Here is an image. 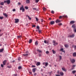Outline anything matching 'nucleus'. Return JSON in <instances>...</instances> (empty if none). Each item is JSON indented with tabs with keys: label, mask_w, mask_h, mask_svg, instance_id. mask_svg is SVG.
<instances>
[{
	"label": "nucleus",
	"mask_w": 76,
	"mask_h": 76,
	"mask_svg": "<svg viewBox=\"0 0 76 76\" xmlns=\"http://www.w3.org/2000/svg\"><path fill=\"white\" fill-rule=\"evenodd\" d=\"M4 3H7V4H9L10 3V0H7L6 1H4Z\"/></svg>",
	"instance_id": "f257e3e1"
},
{
	"label": "nucleus",
	"mask_w": 76,
	"mask_h": 76,
	"mask_svg": "<svg viewBox=\"0 0 76 76\" xmlns=\"http://www.w3.org/2000/svg\"><path fill=\"white\" fill-rule=\"evenodd\" d=\"M70 60L72 63H74L75 62V60L74 59L70 58Z\"/></svg>",
	"instance_id": "f03ea898"
},
{
	"label": "nucleus",
	"mask_w": 76,
	"mask_h": 76,
	"mask_svg": "<svg viewBox=\"0 0 76 76\" xmlns=\"http://www.w3.org/2000/svg\"><path fill=\"white\" fill-rule=\"evenodd\" d=\"M20 10H22V12H23L24 11H25V9L23 8V7L22 6L20 8Z\"/></svg>",
	"instance_id": "7ed1b4c3"
},
{
	"label": "nucleus",
	"mask_w": 76,
	"mask_h": 76,
	"mask_svg": "<svg viewBox=\"0 0 76 76\" xmlns=\"http://www.w3.org/2000/svg\"><path fill=\"white\" fill-rule=\"evenodd\" d=\"M53 45L54 46H56V45H57V44H58V43L56 42V41L53 40Z\"/></svg>",
	"instance_id": "20e7f679"
},
{
	"label": "nucleus",
	"mask_w": 76,
	"mask_h": 76,
	"mask_svg": "<svg viewBox=\"0 0 76 76\" xmlns=\"http://www.w3.org/2000/svg\"><path fill=\"white\" fill-rule=\"evenodd\" d=\"M67 18V16L66 15H63V16H60L59 17V19H61L62 18Z\"/></svg>",
	"instance_id": "39448f33"
},
{
	"label": "nucleus",
	"mask_w": 76,
	"mask_h": 76,
	"mask_svg": "<svg viewBox=\"0 0 76 76\" xmlns=\"http://www.w3.org/2000/svg\"><path fill=\"white\" fill-rule=\"evenodd\" d=\"M75 37V34H73L72 35H69L68 36V38H73Z\"/></svg>",
	"instance_id": "423d86ee"
},
{
	"label": "nucleus",
	"mask_w": 76,
	"mask_h": 76,
	"mask_svg": "<svg viewBox=\"0 0 76 76\" xmlns=\"http://www.w3.org/2000/svg\"><path fill=\"white\" fill-rule=\"evenodd\" d=\"M43 65H45V66L46 67H47V66H48V62H43L42 63Z\"/></svg>",
	"instance_id": "0eeeda50"
},
{
	"label": "nucleus",
	"mask_w": 76,
	"mask_h": 76,
	"mask_svg": "<svg viewBox=\"0 0 76 76\" xmlns=\"http://www.w3.org/2000/svg\"><path fill=\"white\" fill-rule=\"evenodd\" d=\"M15 23H18V22H19V20L18 19H15Z\"/></svg>",
	"instance_id": "6e6552de"
},
{
	"label": "nucleus",
	"mask_w": 76,
	"mask_h": 76,
	"mask_svg": "<svg viewBox=\"0 0 76 76\" xmlns=\"http://www.w3.org/2000/svg\"><path fill=\"white\" fill-rule=\"evenodd\" d=\"M26 53H27L26 54H23V56H28V51H27L26 52Z\"/></svg>",
	"instance_id": "1a4fd4ad"
},
{
	"label": "nucleus",
	"mask_w": 76,
	"mask_h": 76,
	"mask_svg": "<svg viewBox=\"0 0 76 76\" xmlns=\"http://www.w3.org/2000/svg\"><path fill=\"white\" fill-rule=\"evenodd\" d=\"M61 22V20H58V19H57L56 20V22L57 23H59V22Z\"/></svg>",
	"instance_id": "9d476101"
},
{
	"label": "nucleus",
	"mask_w": 76,
	"mask_h": 76,
	"mask_svg": "<svg viewBox=\"0 0 76 76\" xmlns=\"http://www.w3.org/2000/svg\"><path fill=\"white\" fill-rule=\"evenodd\" d=\"M64 50V49L63 48H61L60 49V51H61V52H64V53H65V51L64 50Z\"/></svg>",
	"instance_id": "9b49d317"
},
{
	"label": "nucleus",
	"mask_w": 76,
	"mask_h": 76,
	"mask_svg": "<svg viewBox=\"0 0 76 76\" xmlns=\"http://www.w3.org/2000/svg\"><path fill=\"white\" fill-rule=\"evenodd\" d=\"M50 23L51 25H53V24H54V23H55V22L54 21H51Z\"/></svg>",
	"instance_id": "f8f14e48"
},
{
	"label": "nucleus",
	"mask_w": 76,
	"mask_h": 76,
	"mask_svg": "<svg viewBox=\"0 0 76 76\" xmlns=\"http://www.w3.org/2000/svg\"><path fill=\"white\" fill-rule=\"evenodd\" d=\"M75 23V21H71L70 22V23L71 24H73Z\"/></svg>",
	"instance_id": "ddd939ff"
},
{
	"label": "nucleus",
	"mask_w": 76,
	"mask_h": 76,
	"mask_svg": "<svg viewBox=\"0 0 76 76\" xmlns=\"http://www.w3.org/2000/svg\"><path fill=\"white\" fill-rule=\"evenodd\" d=\"M36 70V68H34L33 69H32V72L33 73H35V72Z\"/></svg>",
	"instance_id": "4468645a"
},
{
	"label": "nucleus",
	"mask_w": 76,
	"mask_h": 76,
	"mask_svg": "<svg viewBox=\"0 0 76 76\" xmlns=\"http://www.w3.org/2000/svg\"><path fill=\"white\" fill-rule=\"evenodd\" d=\"M30 3V0H26V3L28 4Z\"/></svg>",
	"instance_id": "2eb2a0df"
},
{
	"label": "nucleus",
	"mask_w": 76,
	"mask_h": 76,
	"mask_svg": "<svg viewBox=\"0 0 76 76\" xmlns=\"http://www.w3.org/2000/svg\"><path fill=\"white\" fill-rule=\"evenodd\" d=\"M32 42V39H30L28 42L29 44H31Z\"/></svg>",
	"instance_id": "dca6fc26"
},
{
	"label": "nucleus",
	"mask_w": 76,
	"mask_h": 76,
	"mask_svg": "<svg viewBox=\"0 0 76 76\" xmlns=\"http://www.w3.org/2000/svg\"><path fill=\"white\" fill-rule=\"evenodd\" d=\"M6 63V60H5L3 61V65H5Z\"/></svg>",
	"instance_id": "f3484780"
},
{
	"label": "nucleus",
	"mask_w": 76,
	"mask_h": 76,
	"mask_svg": "<svg viewBox=\"0 0 76 76\" xmlns=\"http://www.w3.org/2000/svg\"><path fill=\"white\" fill-rule=\"evenodd\" d=\"M3 15H4V16H5L6 18H7V16H8L7 15V14L6 13H4Z\"/></svg>",
	"instance_id": "a211bd4d"
},
{
	"label": "nucleus",
	"mask_w": 76,
	"mask_h": 76,
	"mask_svg": "<svg viewBox=\"0 0 76 76\" xmlns=\"http://www.w3.org/2000/svg\"><path fill=\"white\" fill-rule=\"evenodd\" d=\"M62 70H64V71L65 72H66V69L64 68H62Z\"/></svg>",
	"instance_id": "6ab92c4d"
},
{
	"label": "nucleus",
	"mask_w": 76,
	"mask_h": 76,
	"mask_svg": "<svg viewBox=\"0 0 76 76\" xmlns=\"http://www.w3.org/2000/svg\"><path fill=\"white\" fill-rule=\"evenodd\" d=\"M60 74L61 76H63L64 75V73H63V72H60Z\"/></svg>",
	"instance_id": "aec40b11"
},
{
	"label": "nucleus",
	"mask_w": 76,
	"mask_h": 76,
	"mask_svg": "<svg viewBox=\"0 0 76 76\" xmlns=\"http://www.w3.org/2000/svg\"><path fill=\"white\" fill-rule=\"evenodd\" d=\"M40 64H41V63H40L39 62H37L36 65H37V66H39L40 65Z\"/></svg>",
	"instance_id": "412c9836"
},
{
	"label": "nucleus",
	"mask_w": 76,
	"mask_h": 76,
	"mask_svg": "<svg viewBox=\"0 0 76 76\" xmlns=\"http://www.w3.org/2000/svg\"><path fill=\"white\" fill-rule=\"evenodd\" d=\"M73 57H76V53H74L73 54Z\"/></svg>",
	"instance_id": "4be33fe9"
},
{
	"label": "nucleus",
	"mask_w": 76,
	"mask_h": 76,
	"mask_svg": "<svg viewBox=\"0 0 76 76\" xmlns=\"http://www.w3.org/2000/svg\"><path fill=\"white\" fill-rule=\"evenodd\" d=\"M72 27L74 29H75V28H76V26H75V24H74L72 26Z\"/></svg>",
	"instance_id": "5701e85b"
},
{
	"label": "nucleus",
	"mask_w": 76,
	"mask_h": 76,
	"mask_svg": "<svg viewBox=\"0 0 76 76\" xmlns=\"http://www.w3.org/2000/svg\"><path fill=\"white\" fill-rule=\"evenodd\" d=\"M38 41H36L35 42V45H38Z\"/></svg>",
	"instance_id": "b1692460"
},
{
	"label": "nucleus",
	"mask_w": 76,
	"mask_h": 76,
	"mask_svg": "<svg viewBox=\"0 0 76 76\" xmlns=\"http://www.w3.org/2000/svg\"><path fill=\"white\" fill-rule=\"evenodd\" d=\"M44 42L45 44H48V42L46 41V40H44Z\"/></svg>",
	"instance_id": "393cba45"
},
{
	"label": "nucleus",
	"mask_w": 76,
	"mask_h": 76,
	"mask_svg": "<svg viewBox=\"0 0 76 76\" xmlns=\"http://www.w3.org/2000/svg\"><path fill=\"white\" fill-rule=\"evenodd\" d=\"M4 49L3 48L0 49V53H1L2 51H3V50Z\"/></svg>",
	"instance_id": "a878e982"
},
{
	"label": "nucleus",
	"mask_w": 76,
	"mask_h": 76,
	"mask_svg": "<svg viewBox=\"0 0 76 76\" xmlns=\"http://www.w3.org/2000/svg\"><path fill=\"white\" fill-rule=\"evenodd\" d=\"M37 51L38 52H39V53H42V51L41 50H39V49H37Z\"/></svg>",
	"instance_id": "bb28decb"
},
{
	"label": "nucleus",
	"mask_w": 76,
	"mask_h": 76,
	"mask_svg": "<svg viewBox=\"0 0 76 76\" xmlns=\"http://www.w3.org/2000/svg\"><path fill=\"white\" fill-rule=\"evenodd\" d=\"M65 47L66 48L69 47V45L67 44H66L65 45Z\"/></svg>",
	"instance_id": "cd10ccee"
},
{
	"label": "nucleus",
	"mask_w": 76,
	"mask_h": 76,
	"mask_svg": "<svg viewBox=\"0 0 76 76\" xmlns=\"http://www.w3.org/2000/svg\"><path fill=\"white\" fill-rule=\"evenodd\" d=\"M52 52H53V54H56V52L54 51V50H52Z\"/></svg>",
	"instance_id": "c85d7f7f"
},
{
	"label": "nucleus",
	"mask_w": 76,
	"mask_h": 76,
	"mask_svg": "<svg viewBox=\"0 0 76 76\" xmlns=\"http://www.w3.org/2000/svg\"><path fill=\"white\" fill-rule=\"evenodd\" d=\"M0 4L2 6H3V5H4V2H1V3H0Z\"/></svg>",
	"instance_id": "c756f323"
},
{
	"label": "nucleus",
	"mask_w": 76,
	"mask_h": 76,
	"mask_svg": "<svg viewBox=\"0 0 76 76\" xmlns=\"http://www.w3.org/2000/svg\"><path fill=\"white\" fill-rule=\"evenodd\" d=\"M26 16H27V17H28L29 20H31V17H29V16L28 15H26Z\"/></svg>",
	"instance_id": "7c9ffc66"
},
{
	"label": "nucleus",
	"mask_w": 76,
	"mask_h": 76,
	"mask_svg": "<svg viewBox=\"0 0 76 76\" xmlns=\"http://www.w3.org/2000/svg\"><path fill=\"white\" fill-rule=\"evenodd\" d=\"M76 72V71H75V70L73 71H72V73H73V74H75V73Z\"/></svg>",
	"instance_id": "2f4dec72"
},
{
	"label": "nucleus",
	"mask_w": 76,
	"mask_h": 76,
	"mask_svg": "<svg viewBox=\"0 0 76 76\" xmlns=\"http://www.w3.org/2000/svg\"><path fill=\"white\" fill-rule=\"evenodd\" d=\"M39 0H35V3H38L39 2Z\"/></svg>",
	"instance_id": "473e14b6"
},
{
	"label": "nucleus",
	"mask_w": 76,
	"mask_h": 76,
	"mask_svg": "<svg viewBox=\"0 0 76 76\" xmlns=\"http://www.w3.org/2000/svg\"><path fill=\"white\" fill-rule=\"evenodd\" d=\"M58 25L59 26H61V25H63V24L62 23H59L58 24Z\"/></svg>",
	"instance_id": "72a5a7b5"
},
{
	"label": "nucleus",
	"mask_w": 76,
	"mask_h": 76,
	"mask_svg": "<svg viewBox=\"0 0 76 76\" xmlns=\"http://www.w3.org/2000/svg\"><path fill=\"white\" fill-rule=\"evenodd\" d=\"M7 67H8V68H9V69H10V68H11V67H12L11 65L8 66H7Z\"/></svg>",
	"instance_id": "f704fd0d"
},
{
	"label": "nucleus",
	"mask_w": 76,
	"mask_h": 76,
	"mask_svg": "<svg viewBox=\"0 0 76 76\" xmlns=\"http://www.w3.org/2000/svg\"><path fill=\"white\" fill-rule=\"evenodd\" d=\"M17 38H21V37H22V36L21 35L18 36H17Z\"/></svg>",
	"instance_id": "c9c22d12"
},
{
	"label": "nucleus",
	"mask_w": 76,
	"mask_h": 76,
	"mask_svg": "<svg viewBox=\"0 0 76 76\" xmlns=\"http://www.w3.org/2000/svg\"><path fill=\"white\" fill-rule=\"evenodd\" d=\"M22 69V67L21 66H19L18 67V69Z\"/></svg>",
	"instance_id": "e433bc0d"
},
{
	"label": "nucleus",
	"mask_w": 76,
	"mask_h": 76,
	"mask_svg": "<svg viewBox=\"0 0 76 76\" xmlns=\"http://www.w3.org/2000/svg\"><path fill=\"white\" fill-rule=\"evenodd\" d=\"M59 58H60V60H61V58H62V57L61 56H60Z\"/></svg>",
	"instance_id": "4c0bfd02"
},
{
	"label": "nucleus",
	"mask_w": 76,
	"mask_h": 76,
	"mask_svg": "<svg viewBox=\"0 0 76 76\" xmlns=\"http://www.w3.org/2000/svg\"><path fill=\"white\" fill-rule=\"evenodd\" d=\"M36 18V21H38V20H38V18H37L36 17V18Z\"/></svg>",
	"instance_id": "58836bf2"
},
{
	"label": "nucleus",
	"mask_w": 76,
	"mask_h": 76,
	"mask_svg": "<svg viewBox=\"0 0 76 76\" xmlns=\"http://www.w3.org/2000/svg\"><path fill=\"white\" fill-rule=\"evenodd\" d=\"M51 12V13H53V14H54V12L53 10H52Z\"/></svg>",
	"instance_id": "ea45409f"
},
{
	"label": "nucleus",
	"mask_w": 76,
	"mask_h": 76,
	"mask_svg": "<svg viewBox=\"0 0 76 76\" xmlns=\"http://www.w3.org/2000/svg\"><path fill=\"white\" fill-rule=\"evenodd\" d=\"M37 29H39V27L38 26H37Z\"/></svg>",
	"instance_id": "a19ab883"
},
{
	"label": "nucleus",
	"mask_w": 76,
	"mask_h": 76,
	"mask_svg": "<svg viewBox=\"0 0 76 76\" xmlns=\"http://www.w3.org/2000/svg\"><path fill=\"white\" fill-rule=\"evenodd\" d=\"M25 8L26 9H28V7H25Z\"/></svg>",
	"instance_id": "79ce46f5"
},
{
	"label": "nucleus",
	"mask_w": 76,
	"mask_h": 76,
	"mask_svg": "<svg viewBox=\"0 0 76 76\" xmlns=\"http://www.w3.org/2000/svg\"><path fill=\"white\" fill-rule=\"evenodd\" d=\"M12 76H17V74H14L12 75Z\"/></svg>",
	"instance_id": "37998d69"
},
{
	"label": "nucleus",
	"mask_w": 76,
	"mask_h": 76,
	"mask_svg": "<svg viewBox=\"0 0 76 76\" xmlns=\"http://www.w3.org/2000/svg\"><path fill=\"white\" fill-rule=\"evenodd\" d=\"M18 61H20V58L19 57L18 59Z\"/></svg>",
	"instance_id": "c03bdc74"
},
{
	"label": "nucleus",
	"mask_w": 76,
	"mask_h": 76,
	"mask_svg": "<svg viewBox=\"0 0 76 76\" xmlns=\"http://www.w3.org/2000/svg\"><path fill=\"white\" fill-rule=\"evenodd\" d=\"M45 10H46V8L45 7L43 8V10L44 11H45Z\"/></svg>",
	"instance_id": "a18cd8bd"
},
{
	"label": "nucleus",
	"mask_w": 76,
	"mask_h": 76,
	"mask_svg": "<svg viewBox=\"0 0 76 76\" xmlns=\"http://www.w3.org/2000/svg\"><path fill=\"white\" fill-rule=\"evenodd\" d=\"M57 73L58 75H59L60 74V71H58L57 72Z\"/></svg>",
	"instance_id": "49530a36"
},
{
	"label": "nucleus",
	"mask_w": 76,
	"mask_h": 76,
	"mask_svg": "<svg viewBox=\"0 0 76 76\" xmlns=\"http://www.w3.org/2000/svg\"><path fill=\"white\" fill-rule=\"evenodd\" d=\"M3 17H1L0 16V19H3Z\"/></svg>",
	"instance_id": "de8ad7c7"
},
{
	"label": "nucleus",
	"mask_w": 76,
	"mask_h": 76,
	"mask_svg": "<svg viewBox=\"0 0 76 76\" xmlns=\"http://www.w3.org/2000/svg\"><path fill=\"white\" fill-rule=\"evenodd\" d=\"M46 54H48L49 53V52L48 51H46Z\"/></svg>",
	"instance_id": "09e8293b"
},
{
	"label": "nucleus",
	"mask_w": 76,
	"mask_h": 76,
	"mask_svg": "<svg viewBox=\"0 0 76 76\" xmlns=\"http://www.w3.org/2000/svg\"><path fill=\"white\" fill-rule=\"evenodd\" d=\"M16 10L15 9H13V10H12V11H13V12H15V11Z\"/></svg>",
	"instance_id": "8fccbe9b"
},
{
	"label": "nucleus",
	"mask_w": 76,
	"mask_h": 76,
	"mask_svg": "<svg viewBox=\"0 0 76 76\" xmlns=\"http://www.w3.org/2000/svg\"><path fill=\"white\" fill-rule=\"evenodd\" d=\"M1 66L2 67H3V66H4L3 65V64H1Z\"/></svg>",
	"instance_id": "3c124183"
},
{
	"label": "nucleus",
	"mask_w": 76,
	"mask_h": 76,
	"mask_svg": "<svg viewBox=\"0 0 76 76\" xmlns=\"http://www.w3.org/2000/svg\"><path fill=\"white\" fill-rule=\"evenodd\" d=\"M38 31L39 32V33H41V31L38 30Z\"/></svg>",
	"instance_id": "603ef678"
},
{
	"label": "nucleus",
	"mask_w": 76,
	"mask_h": 76,
	"mask_svg": "<svg viewBox=\"0 0 76 76\" xmlns=\"http://www.w3.org/2000/svg\"><path fill=\"white\" fill-rule=\"evenodd\" d=\"M32 26V27H35V25H33Z\"/></svg>",
	"instance_id": "864d4df0"
},
{
	"label": "nucleus",
	"mask_w": 76,
	"mask_h": 76,
	"mask_svg": "<svg viewBox=\"0 0 76 76\" xmlns=\"http://www.w3.org/2000/svg\"><path fill=\"white\" fill-rule=\"evenodd\" d=\"M39 57H41V55L40 54H39Z\"/></svg>",
	"instance_id": "5fc2aeb1"
},
{
	"label": "nucleus",
	"mask_w": 76,
	"mask_h": 76,
	"mask_svg": "<svg viewBox=\"0 0 76 76\" xmlns=\"http://www.w3.org/2000/svg\"><path fill=\"white\" fill-rule=\"evenodd\" d=\"M74 29L75 32H76V29L75 28H74Z\"/></svg>",
	"instance_id": "6e6d98bb"
},
{
	"label": "nucleus",
	"mask_w": 76,
	"mask_h": 76,
	"mask_svg": "<svg viewBox=\"0 0 76 76\" xmlns=\"http://www.w3.org/2000/svg\"><path fill=\"white\" fill-rule=\"evenodd\" d=\"M35 67V66L34 65H32V67Z\"/></svg>",
	"instance_id": "4d7b16f0"
},
{
	"label": "nucleus",
	"mask_w": 76,
	"mask_h": 76,
	"mask_svg": "<svg viewBox=\"0 0 76 76\" xmlns=\"http://www.w3.org/2000/svg\"><path fill=\"white\" fill-rule=\"evenodd\" d=\"M37 9L36 8H33V10H35Z\"/></svg>",
	"instance_id": "13d9d810"
},
{
	"label": "nucleus",
	"mask_w": 76,
	"mask_h": 76,
	"mask_svg": "<svg viewBox=\"0 0 76 76\" xmlns=\"http://www.w3.org/2000/svg\"><path fill=\"white\" fill-rule=\"evenodd\" d=\"M76 66V65H74L72 66V67H74Z\"/></svg>",
	"instance_id": "bf43d9fd"
},
{
	"label": "nucleus",
	"mask_w": 76,
	"mask_h": 76,
	"mask_svg": "<svg viewBox=\"0 0 76 76\" xmlns=\"http://www.w3.org/2000/svg\"><path fill=\"white\" fill-rule=\"evenodd\" d=\"M55 75L56 76H60V75Z\"/></svg>",
	"instance_id": "052dcab7"
},
{
	"label": "nucleus",
	"mask_w": 76,
	"mask_h": 76,
	"mask_svg": "<svg viewBox=\"0 0 76 76\" xmlns=\"http://www.w3.org/2000/svg\"><path fill=\"white\" fill-rule=\"evenodd\" d=\"M20 4H21L20 3V2H18V4L20 5Z\"/></svg>",
	"instance_id": "680f3d73"
},
{
	"label": "nucleus",
	"mask_w": 76,
	"mask_h": 76,
	"mask_svg": "<svg viewBox=\"0 0 76 76\" xmlns=\"http://www.w3.org/2000/svg\"><path fill=\"white\" fill-rule=\"evenodd\" d=\"M34 75H37V73H34Z\"/></svg>",
	"instance_id": "e2e57ef3"
},
{
	"label": "nucleus",
	"mask_w": 76,
	"mask_h": 76,
	"mask_svg": "<svg viewBox=\"0 0 76 76\" xmlns=\"http://www.w3.org/2000/svg\"><path fill=\"white\" fill-rule=\"evenodd\" d=\"M29 73H30V74H32V72H29Z\"/></svg>",
	"instance_id": "0e129e2a"
},
{
	"label": "nucleus",
	"mask_w": 76,
	"mask_h": 76,
	"mask_svg": "<svg viewBox=\"0 0 76 76\" xmlns=\"http://www.w3.org/2000/svg\"><path fill=\"white\" fill-rule=\"evenodd\" d=\"M75 49H76V46H75Z\"/></svg>",
	"instance_id": "69168bd1"
},
{
	"label": "nucleus",
	"mask_w": 76,
	"mask_h": 76,
	"mask_svg": "<svg viewBox=\"0 0 76 76\" xmlns=\"http://www.w3.org/2000/svg\"><path fill=\"white\" fill-rule=\"evenodd\" d=\"M49 19V20H51V18H50Z\"/></svg>",
	"instance_id": "338daca9"
},
{
	"label": "nucleus",
	"mask_w": 76,
	"mask_h": 76,
	"mask_svg": "<svg viewBox=\"0 0 76 76\" xmlns=\"http://www.w3.org/2000/svg\"><path fill=\"white\" fill-rule=\"evenodd\" d=\"M15 61H12V63H14V62H15Z\"/></svg>",
	"instance_id": "774afa93"
}]
</instances>
